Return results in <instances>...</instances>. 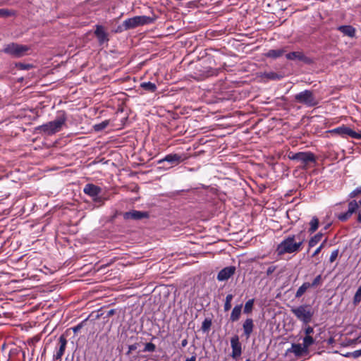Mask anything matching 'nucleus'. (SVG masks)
<instances>
[{
	"label": "nucleus",
	"instance_id": "nucleus-1",
	"mask_svg": "<svg viewBox=\"0 0 361 361\" xmlns=\"http://www.w3.org/2000/svg\"><path fill=\"white\" fill-rule=\"evenodd\" d=\"M304 240L305 235L302 231L298 235H290L285 238L278 245L276 250L279 255L297 252L300 250Z\"/></svg>",
	"mask_w": 361,
	"mask_h": 361
},
{
	"label": "nucleus",
	"instance_id": "nucleus-2",
	"mask_svg": "<svg viewBox=\"0 0 361 361\" xmlns=\"http://www.w3.org/2000/svg\"><path fill=\"white\" fill-rule=\"evenodd\" d=\"M67 121V115L65 111H61L57 113L56 118L45 124L39 126L37 130L47 135H52L61 131Z\"/></svg>",
	"mask_w": 361,
	"mask_h": 361
},
{
	"label": "nucleus",
	"instance_id": "nucleus-3",
	"mask_svg": "<svg viewBox=\"0 0 361 361\" xmlns=\"http://www.w3.org/2000/svg\"><path fill=\"white\" fill-rule=\"evenodd\" d=\"M290 312L305 325H307L312 320L314 314V308L308 304L293 307L290 309Z\"/></svg>",
	"mask_w": 361,
	"mask_h": 361
},
{
	"label": "nucleus",
	"instance_id": "nucleus-4",
	"mask_svg": "<svg viewBox=\"0 0 361 361\" xmlns=\"http://www.w3.org/2000/svg\"><path fill=\"white\" fill-rule=\"evenodd\" d=\"M288 157L290 160L300 162L301 167L305 169H307L310 164L316 162V157L311 152H300L297 153L290 152L288 153Z\"/></svg>",
	"mask_w": 361,
	"mask_h": 361
},
{
	"label": "nucleus",
	"instance_id": "nucleus-5",
	"mask_svg": "<svg viewBox=\"0 0 361 361\" xmlns=\"http://www.w3.org/2000/svg\"><path fill=\"white\" fill-rule=\"evenodd\" d=\"M152 20L150 17L145 16H137L133 18H128L123 23V30H128L135 28L140 25L151 23Z\"/></svg>",
	"mask_w": 361,
	"mask_h": 361
},
{
	"label": "nucleus",
	"instance_id": "nucleus-6",
	"mask_svg": "<svg viewBox=\"0 0 361 361\" xmlns=\"http://www.w3.org/2000/svg\"><path fill=\"white\" fill-rule=\"evenodd\" d=\"M359 205L361 207V200L359 201V203L356 200L349 202L348 211L338 214L337 218L343 222L347 221L358 210ZM357 221L361 223V210L358 211Z\"/></svg>",
	"mask_w": 361,
	"mask_h": 361
},
{
	"label": "nucleus",
	"instance_id": "nucleus-7",
	"mask_svg": "<svg viewBox=\"0 0 361 361\" xmlns=\"http://www.w3.org/2000/svg\"><path fill=\"white\" fill-rule=\"evenodd\" d=\"M295 100L307 106H314L318 104V100L310 90H304L295 95Z\"/></svg>",
	"mask_w": 361,
	"mask_h": 361
},
{
	"label": "nucleus",
	"instance_id": "nucleus-8",
	"mask_svg": "<svg viewBox=\"0 0 361 361\" xmlns=\"http://www.w3.org/2000/svg\"><path fill=\"white\" fill-rule=\"evenodd\" d=\"M29 49V47L26 45L11 43L4 47V51L13 57L20 58L25 56Z\"/></svg>",
	"mask_w": 361,
	"mask_h": 361
},
{
	"label": "nucleus",
	"instance_id": "nucleus-9",
	"mask_svg": "<svg viewBox=\"0 0 361 361\" xmlns=\"http://www.w3.org/2000/svg\"><path fill=\"white\" fill-rule=\"evenodd\" d=\"M94 34L100 45L107 43L109 40V34L103 25H96Z\"/></svg>",
	"mask_w": 361,
	"mask_h": 361
},
{
	"label": "nucleus",
	"instance_id": "nucleus-10",
	"mask_svg": "<svg viewBox=\"0 0 361 361\" xmlns=\"http://www.w3.org/2000/svg\"><path fill=\"white\" fill-rule=\"evenodd\" d=\"M188 159V157L185 154H169L166 155L164 159L159 161V163L167 161L171 164L177 165L180 162L184 161Z\"/></svg>",
	"mask_w": 361,
	"mask_h": 361
},
{
	"label": "nucleus",
	"instance_id": "nucleus-11",
	"mask_svg": "<svg viewBox=\"0 0 361 361\" xmlns=\"http://www.w3.org/2000/svg\"><path fill=\"white\" fill-rule=\"evenodd\" d=\"M231 346L232 348L231 357L236 360L242 354V346L238 336L235 335L231 338Z\"/></svg>",
	"mask_w": 361,
	"mask_h": 361
},
{
	"label": "nucleus",
	"instance_id": "nucleus-12",
	"mask_svg": "<svg viewBox=\"0 0 361 361\" xmlns=\"http://www.w3.org/2000/svg\"><path fill=\"white\" fill-rule=\"evenodd\" d=\"M83 192L91 197L93 201H96L98 199V195L102 192V188L94 184L88 183L85 185Z\"/></svg>",
	"mask_w": 361,
	"mask_h": 361
},
{
	"label": "nucleus",
	"instance_id": "nucleus-13",
	"mask_svg": "<svg viewBox=\"0 0 361 361\" xmlns=\"http://www.w3.org/2000/svg\"><path fill=\"white\" fill-rule=\"evenodd\" d=\"M67 345V340L64 336H61L59 338L58 346L56 348V353L54 355V360H61L64 354Z\"/></svg>",
	"mask_w": 361,
	"mask_h": 361
},
{
	"label": "nucleus",
	"instance_id": "nucleus-14",
	"mask_svg": "<svg viewBox=\"0 0 361 361\" xmlns=\"http://www.w3.org/2000/svg\"><path fill=\"white\" fill-rule=\"evenodd\" d=\"M148 216L149 215L147 212L137 210H132L123 214V218L125 219L140 220L142 219L147 218Z\"/></svg>",
	"mask_w": 361,
	"mask_h": 361
},
{
	"label": "nucleus",
	"instance_id": "nucleus-15",
	"mask_svg": "<svg viewBox=\"0 0 361 361\" xmlns=\"http://www.w3.org/2000/svg\"><path fill=\"white\" fill-rule=\"evenodd\" d=\"M235 271V267L231 266V267H226L221 269L218 275H217V279L219 281H224L228 280L232 275L234 274Z\"/></svg>",
	"mask_w": 361,
	"mask_h": 361
},
{
	"label": "nucleus",
	"instance_id": "nucleus-16",
	"mask_svg": "<svg viewBox=\"0 0 361 361\" xmlns=\"http://www.w3.org/2000/svg\"><path fill=\"white\" fill-rule=\"evenodd\" d=\"M329 133L331 134L340 135L343 137H351L352 129L346 126L343 125L341 126L331 130Z\"/></svg>",
	"mask_w": 361,
	"mask_h": 361
},
{
	"label": "nucleus",
	"instance_id": "nucleus-17",
	"mask_svg": "<svg viewBox=\"0 0 361 361\" xmlns=\"http://www.w3.org/2000/svg\"><path fill=\"white\" fill-rule=\"evenodd\" d=\"M286 57L288 60L291 61H300L305 63H310V60L309 58L305 56V54L301 51H293L286 54Z\"/></svg>",
	"mask_w": 361,
	"mask_h": 361
},
{
	"label": "nucleus",
	"instance_id": "nucleus-18",
	"mask_svg": "<svg viewBox=\"0 0 361 361\" xmlns=\"http://www.w3.org/2000/svg\"><path fill=\"white\" fill-rule=\"evenodd\" d=\"M254 322L251 318H247L243 324V334L246 338H249L254 329Z\"/></svg>",
	"mask_w": 361,
	"mask_h": 361
},
{
	"label": "nucleus",
	"instance_id": "nucleus-19",
	"mask_svg": "<svg viewBox=\"0 0 361 361\" xmlns=\"http://www.w3.org/2000/svg\"><path fill=\"white\" fill-rule=\"evenodd\" d=\"M288 48L287 47H284L278 49H270L267 53L264 54V56L267 58L271 59H278L283 56L285 53L287 52Z\"/></svg>",
	"mask_w": 361,
	"mask_h": 361
},
{
	"label": "nucleus",
	"instance_id": "nucleus-20",
	"mask_svg": "<svg viewBox=\"0 0 361 361\" xmlns=\"http://www.w3.org/2000/svg\"><path fill=\"white\" fill-rule=\"evenodd\" d=\"M338 30L344 35L350 37H354L355 34V29L351 25H341L338 27Z\"/></svg>",
	"mask_w": 361,
	"mask_h": 361
},
{
	"label": "nucleus",
	"instance_id": "nucleus-21",
	"mask_svg": "<svg viewBox=\"0 0 361 361\" xmlns=\"http://www.w3.org/2000/svg\"><path fill=\"white\" fill-rule=\"evenodd\" d=\"M307 349L301 344H293L291 346V352L293 353L296 356H300L303 353L307 352Z\"/></svg>",
	"mask_w": 361,
	"mask_h": 361
},
{
	"label": "nucleus",
	"instance_id": "nucleus-22",
	"mask_svg": "<svg viewBox=\"0 0 361 361\" xmlns=\"http://www.w3.org/2000/svg\"><path fill=\"white\" fill-rule=\"evenodd\" d=\"M242 311V305H235L231 314L230 319L231 322H236L240 319Z\"/></svg>",
	"mask_w": 361,
	"mask_h": 361
},
{
	"label": "nucleus",
	"instance_id": "nucleus-23",
	"mask_svg": "<svg viewBox=\"0 0 361 361\" xmlns=\"http://www.w3.org/2000/svg\"><path fill=\"white\" fill-rule=\"evenodd\" d=\"M312 288L311 286H310V283L309 282H305L302 284V286H300L298 290L296 291L295 293V297L296 298H300V297H302L305 293L306 291L309 289Z\"/></svg>",
	"mask_w": 361,
	"mask_h": 361
},
{
	"label": "nucleus",
	"instance_id": "nucleus-24",
	"mask_svg": "<svg viewBox=\"0 0 361 361\" xmlns=\"http://www.w3.org/2000/svg\"><path fill=\"white\" fill-rule=\"evenodd\" d=\"M323 237V234L322 233H318L312 237L308 242L309 249L314 247L318 243L322 240Z\"/></svg>",
	"mask_w": 361,
	"mask_h": 361
},
{
	"label": "nucleus",
	"instance_id": "nucleus-25",
	"mask_svg": "<svg viewBox=\"0 0 361 361\" xmlns=\"http://www.w3.org/2000/svg\"><path fill=\"white\" fill-rule=\"evenodd\" d=\"M140 87L149 92H154L157 90V85L151 82H142Z\"/></svg>",
	"mask_w": 361,
	"mask_h": 361
},
{
	"label": "nucleus",
	"instance_id": "nucleus-26",
	"mask_svg": "<svg viewBox=\"0 0 361 361\" xmlns=\"http://www.w3.org/2000/svg\"><path fill=\"white\" fill-rule=\"evenodd\" d=\"M264 76L266 78L269 79V80H281V78H283V75L282 74H280V73H275V72H268V73H264Z\"/></svg>",
	"mask_w": 361,
	"mask_h": 361
},
{
	"label": "nucleus",
	"instance_id": "nucleus-27",
	"mask_svg": "<svg viewBox=\"0 0 361 361\" xmlns=\"http://www.w3.org/2000/svg\"><path fill=\"white\" fill-rule=\"evenodd\" d=\"M318 227H319V219L317 217L314 216L310 222L309 232L310 233L315 232L317 230Z\"/></svg>",
	"mask_w": 361,
	"mask_h": 361
},
{
	"label": "nucleus",
	"instance_id": "nucleus-28",
	"mask_svg": "<svg viewBox=\"0 0 361 361\" xmlns=\"http://www.w3.org/2000/svg\"><path fill=\"white\" fill-rule=\"evenodd\" d=\"M314 343V339L312 336H305L303 338L302 345L308 350V348Z\"/></svg>",
	"mask_w": 361,
	"mask_h": 361
},
{
	"label": "nucleus",
	"instance_id": "nucleus-29",
	"mask_svg": "<svg viewBox=\"0 0 361 361\" xmlns=\"http://www.w3.org/2000/svg\"><path fill=\"white\" fill-rule=\"evenodd\" d=\"M253 305H254V299H250L248 301H247L245 302V307H244V310H243L244 313H245V314L250 313L252 311Z\"/></svg>",
	"mask_w": 361,
	"mask_h": 361
},
{
	"label": "nucleus",
	"instance_id": "nucleus-30",
	"mask_svg": "<svg viewBox=\"0 0 361 361\" xmlns=\"http://www.w3.org/2000/svg\"><path fill=\"white\" fill-rule=\"evenodd\" d=\"M15 15V12L12 10L6 8H0V18H7Z\"/></svg>",
	"mask_w": 361,
	"mask_h": 361
},
{
	"label": "nucleus",
	"instance_id": "nucleus-31",
	"mask_svg": "<svg viewBox=\"0 0 361 361\" xmlns=\"http://www.w3.org/2000/svg\"><path fill=\"white\" fill-rule=\"evenodd\" d=\"M233 295L232 294H228L226 295V301L224 303V311L227 312L231 308V301L233 300Z\"/></svg>",
	"mask_w": 361,
	"mask_h": 361
},
{
	"label": "nucleus",
	"instance_id": "nucleus-32",
	"mask_svg": "<svg viewBox=\"0 0 361 361\" xmlns=\"http://www.w3.org/2000/svg\"><path fill=\"white\" fill-rule=\"evenodd\" d=\"M211 326H212L211 319H205L202 324L201 329H202V331L207 332L210 329Z\"/></svg>",
	"mask_w": 361,
	"mask_h": 361
},
{
	"label": "nucleus",
	"instance_id": "nucleus-33",
	"mask_svg": "<svg viewBox=\"0 0 361 361\" xmlns=\"http://www.w3.org/2000/svg\"><path fill=\"white\" fill-rule=\"evenodd\" d=\"M109 123V121L106 120V121H102L100 123L94 125V128L96 131H101V130H104V128H106L108 126Z\"/></svg>",
	"mask_w": 361,
	"mask_h": 361
},
{
	"label": "nucleus",
	"instance_id": "nucleus-34",
	"mask_svg": "<svg viewBox=\"0 0 361 361\" xmlns=\"http://www.w3.org/2000/svg\"><path fill=\"white\" fill-rule=\"evenodd\" d=\"M361 302V286L357 290L354 298H353V304L357 305Z\"/></svg>",
	"mask_w": 361,
	"mask_h": 361
},
{
	"label": "nucleus",
	"instance_id": "nucleus-35",
	"mask_svg": "<svg viewBox=\"0 0 361 361\" xmlns=\"http://www.w3.org/2000/svg\"><path fill=\"white\" fill-rule=\"evenodd\" d=\"M322 276L319 274L314 278L312 283H310V286L312 288H313V287H317L318 286H320V285H322Z\"/></svg>",
	"mask_w": 361,
	"mask_h": 361
},
{
	"label": "nucleus",
	"instance_id": "nucleus-36",
	"mask_svg": "<svg viewBox=\"0 0 361 361\" xmlns=\"http://www.w3.org/2000/svg\"><path fill=\"white\" fill-rule=\"evenodd\" d=\"M156 350V346L152 343H147L145 344V348L143 349V352H149L153 353Z\"/></svg>",
	"mask_w": 361,
	"mask_h": 361
},
{
	"label": "nucleus",
	"instance_id": "nucleus-37",
	"mask_svg": "<svg viewBox=\"0 0 361 361\" xmlns=\"http://www.w3.org/2000/svg\"><path fill=\"white\" fill-rule=\"evenodd\" d=\"M327 242V239L326 238L321 245L314 250V252L312 253V257H316L319 253L321 252V250L324 247L326 243Z\"/></svg>",
	"mask_w": 361,
	"mask_h": 361
},
{
	"label": "nucleus",
	"instance_id": "nucleus-38",
	"mask_svg": "<svg viewBox=\"0 0 361 361\" xmlns=\"http://www.w3.org/2000/svg\"><path fill=\"white\" fill-rule=\"evenodd\" d=\"M361 194V185L360 187L356 188L355 190H353L350 194L349 197L350 198H354L357 197L358 195Z\"/></svg>",
	"mask_w": 361,
	"mask_h": 361
},
{
	"label": "nucleus",
	"instance_id": "nucleus-39",
	"mask_svg": "<svg viewBox=\"0 0 361 361\" xmlns=\"http://www.w3.org/2000/svg\"><path fill=\"white\" fill-rule=\"evenodd\" d=\"M360 356H361V350H355L352 353H348L347 355H345V357H352L353 358H357Z\"/></svg>",
	"mask_w": 361,
	"mask_h": 361
},
{
	"label": "nucleus",
	"instance_id": "nucleus-40",
	"mask_svg": "<svg viewBox=\"0 0 361 361\" xmlns=\"http://www.w3.org/2000/svg\"><path fill=\"white\" fill-rule=\"evenodd\" d=\"M338 250H334L330 255L329 262L331 263L334 262L338 257Z\"/></svg>",
	"mask_w": 361,
	"mask_h": 361
},
{
	"label": "nucleus",
	"instance_id": "nucleus-41",
	"mask_svg": "<svg viewBox=\"0 0 361 361\" xmlns=\"http://www.w3.org/2000/svg\"><path fill=\"white\" fill-rule=\"evenodd\" d=\"M304 332L305 336H311L314 333V329L310 326H305Z\"/></svg>",
	"mask_w": 361,
	"mask_h": 361
},
{
	"label": "nucleus",
	"instance_id": "nucleus-42",
	"mask_svg": "<svg viewBox=\"0 0 361 361\" xmlns=\"http://www.w3.org/2000/svg\"><path fill=\"white\" fill-rule=\"evenodd\" d=\"M351 137L355 139H361V130H360L358 132H355L352 130Z\"/></svg>",
	"mask_w": 361,
	"mask_h": 361
},
{
	"label": "nucleus",
	"instance_id": "nucleus-43",
	"mask_svg": "<svg viewBox=\"0 0 361 361\" xmlns=\"http://www.w3.org/2000/svg\"><path fill=\"white\" fill-rule=\"evenodd\" d=\"M137 348V343H135V344H133V345H130L128 346V351L127 352V355H129L131 353V352L135 350Z\"/></svg>",
	"mask_w": 361,
	"mask_h": 361
},
{
	"label": "nucleus",
	"instance_id": "nucleus-44",
	"mask_svg": "<svg viewBox=\"0 0 361 361\" xmlns=\"http://www.w3.org/2000/svg\"><path fill=\"white\" fill-rule=\"evenodd\" d=\"M276 269V266H270L267 270V275L269 276Z\"/></svg>",
	"mask_w": 361,
	"mask_h": 361
},
{
	"label": "nucleus",
	"instance_id": "nucleus-45",
	"mask_svg": "<svg viewBox=\"0 0 361 361\" xmlns=\"http://www.w3.org/2000/svg\"><path fill=\"white\" fill-rule=\"evenodd\" d=\"M82 328V324H79L75 327L73 328V330L75 333L78 332Z\"/></svg>",
	"mask_w": 361,
	"mask_h": 361
},
{
	"label": "nucleus",
	"instance_id": "nucleus-46",
	"mask_svg": "<svg viewBox=\"0 0 361 361\" xmlns=\"http://www.w3.org/2000/svg\"><path fill=\"white\" fill-rule=\"evenodd\" d=\"M185 361H196V355H192L190 358H187Z\"/></svg>",
	"mask_w": 361,
	"mask_h": 361
},
{
	"label": "nucleus",
	"instance_id": "nucleus-47",
	"mask_svg": "<svg viewBox=\"0 0 361 361\" xmlns=\"http://www.w3.org/2000/svg\"><path fill=\"white\" fill-rule=\"evenodd\" d=\"M188 345V341L187 339H183L181 342V345L183 347H185Z\"/></svg>",
	"mask_w": 361,
	"mask_h": 361
},
{
	"label": "nucleus",
	"instance_id": "nucleus-48",
	"mask_svg": "<svg viewBox=\"0 0 361 361\" xmlns=\"http://www.w3.org/2000/svg\"><path fill=\"white\" fill-rule=\"evenodd\" d=\"M94 202L98 203H103V199L101 197L98 196V199Z\"/></svg>",
	"mask_w": 361,
	"mask_h": 361
},
{
	"label": "nucleus",
	"instance_id": "nucleus-49",
	"mask_svg": "<svg viewBox=\"0 0 361 361\" xmlns=\"http://www.w3.org/2000/svg\"><path fill=\"white\" fill-rule=\"evenodd\" d=\"M20 66L22 68H23V69H27V67H28L29 66H28V65H24V64L20 63Z\"/></svg>",
	"mask_w": 361,
	"mask_h": 361
},
{
	"label": "nucleus",
	"instance_id": "nucleus-50",
	"mask_svg": "<svg viewBox=\"0 0 361 361\" xmlns=\"http://www.w3.org/2000/svg\"><path fill=\"white\" fill-rule=\"evenodd\" d=\"M114 310H111L110 311H109V312H108V315H109H109H112V314H114Z\"/></svg>",
	"mask_w": 361,
	"mask_h": 361
},
{
	"label": "nucleus",
	"instance_id": "nucleus-51",
	"mask_svg": "<svg viewBox=\"0 0 361 361\" xmlns=\"http://www.w3.org/2000/svg\"><path fill=\"white\" fill-rule=\"evenodd\" d=\"M75 361H80V357H77Z\"/></svg>",
	"mask_w": 361,
	"mask_h": 361
}]
</instances>
